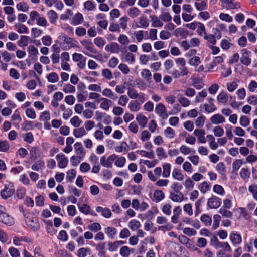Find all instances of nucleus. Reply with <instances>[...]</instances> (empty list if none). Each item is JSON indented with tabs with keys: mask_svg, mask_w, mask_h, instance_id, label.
Masks as SVG:
<instances>
[{
	"mask_svg": "<svg viewBox=\"0 0 257 257\" xmlns=\"http://www.w3.org/2000/svg\"><path fill=\"white\" fill-rule=\"evenodd\" d=\"M136 120L141 128H144L148 122V119L146 116L140 114L137 116Z\"/></svg>",
	"mask_w": 257,
	"mask_h": 257,
	"instance_id": "a211bd4d",
	"label": "nucleus"
},
{
	"mask_svg": "<svg viewBox=\"0 0 257 257\" xmlns=\"http://www.w3.org/2000/svg\"><path fill=\"white\" fill-rule=\"evenodd\" d=\"M102 94L108 98H110L112 99H115L117 98L116 95L109 88H105L102 91Z\"/></svg>",
	"mask_w": 257,
	"mask_h": 257,
	"instance_id": "c85d7f7f",
	"label": "nucleus"
},
{
	"mask_svg": "<svg viewBox=\"0 0 257 257\" xmlns=\"http://www.w3.org/2000/svg\"><path fill=\"white\" fill-rule=\"evenodd\" d=\"M140 11L137 7L131 8L127 12L128 15L132 18H134L138 17L140 14Z\"/></svg>",
	"mask_w": 257,
	"mask_h": 257,
	"instance_id": "bb28decb",
	"label": "nucleus"
},
{
	"mask_svg": "<svg viewBox=\"0 0 257 257\" xmlns=\"http://www.w3.org/2000/svg\"><path fill=\"white\" fill-rule=\"evenodd\" d=\"M200 220L206 226H210L211 224L212 219L207 214H203L200 217Z\"/></svg>",
	"mask_w": 257,
	"mask_h": 257,
	"instance_id": "58836bf2",
	"label": "nucleus"
},
{
	"mask_svg": "<svg viewBox=\"0 0 257 257\" xmlns=\"http://www.w3.org/2000/svg\"><path fill=\"white\" fill-rule=\"evenodd\" d=\"M156 153L160 159L166 158L167 157V156L164 151V149L162 147H158L156 149Z\"/></svg>",
	"mask_w": 257,
	"mask_h": 257,
	"instance_id": "338daca9",
	"label": "nucleus"
},
{
	"mask_svg": "<svg viewBox=\"0 0 257 257\" xmlns=\"http://www.w3.org/2000/svg\"><path fill=\"white\" fill-rule=\"evenodd\" d=\"M105 49L108 52L118 53L120 51V46L116 42H111L110 44H108L105 46Z\"/></svg>",
	"mask_w": 257,
	"mask_h": 257,
	"instance_id": "0eeeda50",
	"label": "nucleus"
},
{
	"mask_svg": "<svg viewBox=\"0 0 257 257\" xmlns=\"http://www.w3.org/2000/svg\"><path fill=\"white\" fill-rule=\"evenodd\" d=\"M58 162V165L60 168H65L68 164V159L63 153H59L56 156Z\"/></svg>",
	"mask_w": 257,
	"mask_h": 257,
	"instance_id": "39448f33",
	"label": "nucleus"
},
{
	"mask_svg": "<svg viewBox=\"0 0 257 257\" xmlns=\"http://www.w3.org/2000/svg\"><path fill=\"white\" fill-rule=\"evenodd\" d=\"M76 153L80 158H83L85 155V151L80 142H76L74 145Z\"/></svg>",
	"mask_w": 257,
	"mask_h": 257,
	"instance_id": "9b49d317",
	"label": "nucleus"
},
{
	"mask_svg": "<svg viewBox=\"0 0 257 257\" xmlns=\"http://www.w3.org/2000/svg\"><path fill=\"white\" fill-rule=\"evenodd\" d=\"M30 159L35 160L39 156V149L37 147H32L30 150Z\"/></svg>",
	"mask_w": 257,
	"mask_h": 257,
	"instance_id": "5701e85b",
	"label": "nucleus"
},
{
	"mask_svg": "<svg viewBox=\"0 0 257 257\" xmlns=\"http://www.w3.org/2000/svg\"><path fill=\"white\" fill-rule=\"evenodd\" d=\"M0 222L11 226L14 223L13 218L5 212L0 217Z\"/></svg>",
	"mask_w": 257,
	"mask_h": 257,
	"instance_id": "ddd939ff",
	"label": "nucleus"
},
{
	"mask_svg": "<svg viewBox=\"0 0 257 257\" xmlns=\"http://www.w3.org/2000/svg\"><path fill=\"white\" fill-rule=\"evenodd\" d=\"M221 204V199L217 196H212L208 199L207 206L211 209H217Z\"/></svg>",
	"mask_w": 257,
	"mask_h": 257,
	"instance_id": "f03ea898",
	"label": "nucleus"
},
{
	"mask_svg": "<svg viewBox=\"0 0 257 257\" xmlns=\"http://www.w3.org/2000/svg\"><path fill=\"white\" fill-rule=\"evenodd\" d=\"M239 124L241 126L245 127L250 124V119L246 116L242 115L240 117Z\"/></svg>",
	"mask_w": 257,
	"mask_h": 257,
	"instance_id": "c03bdc74",
	"label": "nucleus"
},
{
	"mask_svg": "<svg viewBox=\"0 0 257 257\" xmlns=\"http://www.w3.org/2000/svg\"><path fill=\"white\" fill-rule=\"evenodd\" d=\"M128 226L132 230L134 231L140 227L141 224L139 221L133 219L128 222Z\"/></svg>",
	"mask_w": 257,
	"mask_h": 257,
	"instance_id": "a878e982",
	"label": "nucleus"
},
{
	"mask_svg": "<svg viewBox=\"0 0 257 257\" xmlns=\"http://www.w3.org/2000/svg\"><path fill=\"white\" fill-rule=\"evenodd\" d=\"M119 253L122 257H127L131 254V248L127 246H123L120 249Z\"/></svg>",
	"mask_w": 257,
	"mask_h": 257,
	"instance_id": "ea45409f",
	"label": "nucleus"
},
{
	"mask_svg": "<svg viewBox=\"0 0 257 257\" xmlns=\"http://www.w3.org/2000/svg\"><path fill=\"white\" fill-rule=\"evenodd\" d=\"M213 190L214 192L218 195H223L225 194L224 188L220 185L216 184L214 185Z\"/></svg>",
	"mask_w": 257,
	"mask_h": 257,
	"instance_id": "13d9d810",
	"label": "nucleus"
},
{
	"mask_svg": "<svg viewBox=\"0 0 257 257\" xmlns=\"http://www.w3.org/2000/svg\"><path fill=\"white\" fill-rule=\"evenodd\" d=\"M203 106L205 110L208 113L212 112L216 110V106L213 103L209 104L205 103Z\"/></svg>",
	"mask_w": 257,
	"mask_h": 257,
	"instance_id": "e2e57ef3",
	"label": "nucleus"
},
{
	"mask_svg": "<svg viewBox=\"0 0 257 257\" xmlns=\"http://www.w3.org/2000/svg\"><path fill=\"white\" fill-rule=\"evenodd\" d=\"M105 233L108 237L113 239L117 233V230L113 227H108L105 228Z\"/></svg>",
	"mask_w": 257,
	"mask_h": 257,
	"instance_id": "b1692460",
	"label": "nucleus"
},
{
	"mask_svg": "<svg viewBox=\"0 0 257 257\" xmlns=\"http://www.w3.org/2000/svg\"><path fill=\"white\" fill-rule=\"evenodd\" d=\"M128 146L126 142H122L120 146H118L115 147V150L116 152L120 153L123 151L127 152L128 150Z\"/></svg>",
	"mask_w": 257,
	"mask_h": 257,
	"instance_id": "4c0bfd02",
	"label": "nucleus"
},
{
	"mask_svg": "<svg viewBox=\"0 0 257 257\" xmlns=\"http://www.w3.org/2000/svg\"><path fill=\"white\" fill-rule=\"evenodd\" d=\"M240 177L244 180H248L250 176V171L248 168H242L239 173Z\"/></svg>",
	"mask_w": 257,
	"mask_h": 257,
	"instance_id": "393cba45",
	"label": "nucleus"
},
{
	"mask_svg": "<svg viewBox=\"0 0 257 257\" xmlns=\"http://www.w3.org/2000/svg\"><path fill=\"white\" fill-rule=\"evenodd\" d=\"M116 155L112 154L110 155L107 158L105 156L100 158V164L104 167L111 168L112 167L113 162L116 159Z\"/></svg>",
	"mask_w": 257,
	"mask_h": 257,
	"instance_id": "f257e3e1",
	"label": "nucleus"
},
{
	"mask_svg": "<svg viewBox=\"0 0 257 257\" xmlns=\"http://www.w3.org/2000/svg\"><path fill=\"white\" fill-rule=\"evenodd\" d=\"M124 243L125 242L122 240L115 241L113 242H109L108 243V249L110 252L116 251L120 245H123Z\"/></svg>",
	"mask_w": 257,
	"mask_h": 257,
	"instance_id": "9d476101",
	"label": "nucleus"
},
{
	"mask_svg": "<svg viewBox=\"0 0 257 257\" xmlns=\"http://www.w3.org/2000/svg\"><path fill=\"white\" fill-rule=\"evenodd\" d=\"M213 131L216 137H221L224 133L223 128L219 125L214 127Z\"/></svg>",
	"mask_w": 257,
	"mask_h": 257,
	"instance_id": "0e129e2a",
	"label": "nucleus"
},
{
	"mask_svg": "<svg viewBox=\"0 0 257 257\" xmlns=\"http://www.w3.org/2000/svg\"><path fill=\"white\" fill-rule=\"evenodd\" d=\"M211 122L215 124H218L225 122L224 117L220 114L213 115L210 118Z\"/></svg>",
	"mask_w": 257,
	"mask_h": 257,
	"instance_id": "f3484780",
	"label": "nucleus"
},
{
	"mask_svg": "<svg viewBox=\"0 0 257 257\" xmlns=\"http://www.w3.org/2000/svg\"><path fill=\"white\" fill-rule=\"evenodd\" d=\"M169 198L174 202H181L184 199V195L182 192H171Z\"/></svg>",
	"mask_w": 257,
	"mask_h": 257,
	"instance_id": "4468645a",
	"label": "nucleus"
},
{
	"mask_svg": "<svg viewBox=\"0 0 257 257\" xmlns=\"http://www.w3.org/2000/svg\"><path fill=\"white\" fill-rule=\"evenodd\" d=\"M207 92L206 89L202 90L201 92L197 93L195 97V102L196 103L202 102L204 98L207 96Z\"/></svg>",
	"mask_w": 257,
	"mask_h": 257,
	"instance_id": "4be33fe9",
	"label": "nucleus"
},
{
	"mask_svg": "<svg viewBox=\"0 0 257 257\" xmlns=\"http://www.w3.org/2000/svg\"><path fill=\"white\" fill-rule=\"evenodd\" d=\"M139 23L142 27L147 28L149 25V21L146 16H142L139 18Z\"/></svg>",
	"mask_w": 257,
	"mask_h": 257,
	"instance_id": "603ef678",
	"label": "nucleus"
},
{
	"mask_svg": "<svg viewBox=\"0 0 257 257\" xmlns=\"http://www.w3.org/2000/svg\"><path fill=\"white\" fill-rule=\"evenodd\" d=\"M172 177L178 181H182L184 179L183 174L178 170L175 169L172 172Z\"/></svg>",
	"mask_w": 257,
	"mask_h": 257,
	"instance_id": "e433bc0d",
	"label": "nucleus"
},
{
	"mask_svg": "<svg viewBox=\"0 0 257 257\" xmlns=\"http://www.w3.org/2000/svg\"><path fill=\"white\" fill-rule=\"evenodd\" d=\"M180 151L184 155H187L189 154H194L195 153V150L194 149L185 145H183L180 146Z\"/></svg>",
	"mask_w": 257,
	"mask_h": 257,
	"instance_id": "aec40b11",
	"label": "nucleus"
},
{
	"mask_svg": "<svg viewBox=\"0 0 257 257\" xmlns=\"http://www.w3.org/2000/svg\"><path fill=\"white\" fill-rule=\"evenodd\" d=\"M16 8L19 11L26 12L29 10V6L25 2H20L16 5Z\"/></svg>",
	"mask_w": 257,
	"mask_h": 257,
	"instance_id": "680f3d73",
	"label": "nucleus"
},
{
	"mask_svg": "<svg viewBox=\"0 0 257 257\" xmlns=\"http://www.w3.org/2000/svg\"><path fill=\"white\" fill-rule=\"evenodd\" d=\"M129 18L127 16H124L120 18L119 19V28H121L123 29H125L127 28V22Z\"/></svg>",
	"mask_w": 257,
	"mask_h": 257,
	"instance_id": "6e6d98bb",
	"label": "nucleus"
},
{
	"mask_svg": "<svg viewBox=\"0 0 257 257\" xmlns=\"http://www.w3.org/2000/svg\"><path fill=\"white\" fill-rule=\"evenodd\" d=\"M219 213L224 217L230 218L233 216L232 212L227 210L226 208H221L219 210Z\"/></svg>",
	"mask_w": 257,
	"mask_h": 257,
	"instance_id": "f704fd0d",
	"label": "nucleus"
},
{
	"mask_svg": "<svg viewBox=\"0 0 257 257\" xmlns=\"http://www.w3.org/2000/svg\"><path fill=\"white\" fill-rule=\"evenodd\" d=\"M47 15L48 16L50 22L51 23H54L58 19V15L57 13L54 10H50L48 12Z\"/></svg>",
	"mask_w": 257,
	"mask_h": 257,
	"instance_id": "c756f323",
	"label": "nucleus"
},
{
	"mask_svg": "<svg viewBox=\"0 0 257 257\" xmlns=\"http://www.w3.org/2000/svg\"><path fill=\"white\" fill-rule=\"evenodd\" d=\"M136 152L143 156L148 157L150 159L154 158V153L152 150H151L149 152L145 150H138Z\"/></svg>",
	"mask_w": 257,
	"mask_h": 257,
	"instance_id": "7c9ffc66",
	"label": "nucleus"
},
{
	"mask_svg": "<svg viewBox=\"0 0 257 257\" xmlns=\"http://www.w3.org/2000/svg\"><path fill=\"white\" fill-rule=\"evenodd\" d=\"M155 112L163 119H167L168 115L165 106L162 103H159L155 108Z\"/></svg>",
	"mask_w": 257,
	"mask_h": 257,
	"instance_id": "20e7f679",
	"label": "nucleus"
},
{
	"mask_svg": "<svg viewBox=\"0 0 257 257\" xmlns=\"http://www.w3.org/2000/svg\"><path fill=\"white\" fill-rule=\"evenodd\" d=\"M47 79L51 83H56L59 80V77L56 73L51 72L47 76Z\"/></svg>",
	"mask_w": 257,
	"mask_h": 257,
	"instance_id": "37998d69",
	"label": "nucleus"
},
{
	"mask_svg": "<svg viewBox=\"0 0 257 257\" xmlns=\"http://www.w3.org/2000/svg\"><path fill=\"white\" fill-rule=\"evenodd\" d=\"M81 44L85 49L94 54L97 53V50L94 48L93 44L88 40H83L80 42Z\"/></svg>",
	"mask_w": 257,
	"mask_h": 257,
	"instance_id": "423d86ee",
	"label": "nucleus"
},
{
	"mask_svg": "<svg viewBox=\"0 0 257 257\" xmlns=\"http://www.w3.org/2000/svg\"><path fill=\"white\" fill-rule=\"evenodd\" d=\"M124 58L125 61L130 64L134 63L135 61L134 55L133 53L127 51L125 53Z\"/></svg>",
	"mask_w": 257,
	"mask_h": 257,
	"instance_id": "09e8293b",
	"label": "nucleus"
},
{
	"mask_svg": "<svg viewBox=\"0 0 257 257\" xmlns=\"http://www.w3.org/2000/svg\"><path fill=\"white\" fill-rule=\"evenodd\" d=\"M216 170L222 175L225 176L226 167L223 162H219L216 166Z\"/></svg>",
	"mask_w": 257,
	"mask_h": 257,
	"instance_id": "8fccbe9b",
	"label": "nucleus"
},
{
	"mask_svg": "<svg viewBox=\"0 0 257 257\" xmlns=\"http://www.w3.org/2000/svg\"><path fill=\"white\" fill-rule=\"evenodd\" d=\"M63 91L65 93H73L75 91V87L70 84H65L63 86Z\"/></svg>",
	"mask_w": 257,
	"mask_h": 257,
	"instance_id": "49530a36",
	"label": "nucleus"
},
{
	"mask_svg": "<svg viewBox=\"0 0 257 257\" xmlns=\"http://www.w3.org/2000/svg\"><path fill=\"white\" fill-rule=\"evenodd\" d=\"M11 120L14 122L17 121V125H18L19 123L21 122L22 119L18 109H16L14 111V114L12 116Z\"/></svg>",
	"mask_w": 257,
	"mask_h": 257,
	"instance_id": "79ce46f5",
	"label": "nucleus"
},
{
	"mask_svg": "<svg viewBox=\"0 0 257 257\" xmlns=\"http://www.w3.org/2000/svg\"><path fill=\"white\" fill-rule=\"evenodd\" d=\"M243 164V161L240 159H236L232 163V170L237 172Z\"/></svg>",
	"mask_w": 257,
	"mask_h": 257,
	"instance_id": "de8ad7c7",
	"label": "nucleus"
},
{
	"mask_svg": "<svg viewBox=\"0 0 257 257\" xmlns=\"http://www.w3.org/2000/svg\"><path fill=\"white\" fill-rule=\"evenodd\" d=\"M142 77L150 85L152 83V74L150 71L147 69H143L141 73Z\"/></svg>",
	"mask_w": 257,
	"mask_h": 257,
	"instance_id": "6ab92c4d",
	"label": "nucleus"
},
{
	"mask_svg": "<svg viewBox=\"0 0 257 257\" xmlns=\"http://www.w3.org/2000/svg\"><path fill=\"white\" fill-rule=\"evenodd\" d=\"M88 229L93 232H97L98 231H99L101 229V226L100 224L98 223H93L90 225H89Z\"/></svg>",
	"mask_w": 257,
	"mask_h": 257,
	"instance_id": "774afa93",
	"label": "nucleus"
},
{
	"mask_svg": "<svg viewBox=\"0 0 257 257\" xmlns=\"http://www.w3.org/2000/svg\"><path fill=\"white\" fill-rule=\"evenodd\" d=\"M14 193V189L5 186V188L1 190L0 194L3 199H7L12 196Z\"/></svg>",
	"mask_w": 257,
	"mask_h": 257,
	"instance_id": "1a4fd4ad",
	"label": "nucleus"
},
{
	"mask_svg": "<svg viewBox=\"0 0 257 257\" xmlns=\"http://www.w3.org/2000/svg\"><path fill=\"white\" fill-rule=\"evenodd\" d=\"M87 252L90 253V249L89 248H81L77 251V255L78 257H85Z\"/></svg>",
	"mask_w": 257,
	"mask_h": 257,
	"instance_id": "69168bd1",
	"label": "nucleus"
},
{
	"mask_svg": "<svg viewBox=\"0 0 257 257\" xmlns=\"http://www.w3.org/2000/svg\"><path fill=\"white\" fill-rule=\"evenodd\" d=\"M24 140L28 143H31L34 141L33 135L31 132H28L23 135Z\"/></svg>",
	"mask_w": 257,
	"mask_h": 257,
	"instance_id": "052dcab7",
	"label": "nucleus"
},
{
	"mask_svg": "<svg viewBox=\"0 0 257 257\" xmlns=\"http://www.w3.org/2000/svg\"><path fill=\"white\" fill-rule=\"evenodd\" d=\"M116 159L114 160L115 161V165L118 167H122L124 166L125 162H126V159L124 157H119L118 156L116 155Z\"/></svg>",
	"mask_w": 257,
	"mask_h": 257,
	"instance_id": "c9c22d12",
	"label": "nucleus"
},
{
	"mask_svg": "<svg viewBox=\"0 0 257 257\" xmlns=\"http://www.w3.org/2000/svg\"><path fill=\"white\" fill-rule=\"evenodd\" d=\"M94 43L98 47L102 48L106 44V41L102 37H96L94 40Z\"/></svg>",
	"mask_w": 257,
	"mask_h": 257,
	"instance_id": "3c124183",
	"label": "nucleus"
},
{
	"mask_svg": "<svg viewBox=\"0 0 257 257\" xmlns=\"http://www.w3.org/2000/svg\"><path fill=\"white\" fill-rule=\"evenodd\" d=\"M98 102H101L100 107L105 110L108 111L109 109L112 101L106 98H101L97 100Z\"/></svg>",
	"mask_w": 257,
	"mask_h": 257,
	"instance_id": "f8f14e48",
	"label": "nucleus"
},
{
	"mask_svg": "<svg viewBox=\"0 0 257 257\" xmlns=\"http://www.w3.org/2000/svg\"><path fill=\"white\" fill-rule=\"evenodd\" d=\"M73 134L76 138H80L86 134V132L83 127L75 128L73 131Z\"/></svg>",
	"mask_w": 257,
	"mask_h": 257,
	"instance_id": "473e14b6",
	"label": "nucleus"
},
{
	"mask_svg": "<svg viewBox=\"0 0 257 257\" xmlns=\"http://www.w3.org/2000/svg\"><path fill=\"white\" fill-rule=\"evenodd\" d=\"M194 5L196 9L198 11L205 10L207 8V1H202L200 2H195Z\"/></svg>",
	"mask_w": 257,
	"mask_h": 257,
	"instance_id": "a19ab883",
	"label": "nucleus"
},
{
	"mask_svg": "<svg viewBox=\"0 0 257 257\" xmlns=\"http://www.w3.org/2000/svg\"><path fill=\"white\" fill-rule=\"evenodd\" d=\"M251 54V52L247 50L246 49H244L241 50V57L240 58V62L245 66H248L251 62V60L249 56Z\"/></svg>",
	"mask_w": 257,
	"mask_h": 257,
	"instance_id": "7ed1b4c3",
	"label": "nucleus"
},
{
	"mask_svg": "<svg viewBox=\"0 0 257 257\" xmlns=\"http://www.w3.org/2000/svg\"><path fill=\"white\" fill-rule=\"evenodd\" d=\"M17 28V32L20 33H27L28 31V28L24 24H18L15 25Z\"/></svg>",
	"mask_w": 257,
	"mask_h": 257,
	"instance_id": "bf43d9fd",
	"label": "nucleus"
},
{
	"mask_svg": "<svg viewBox=\"0 0 257 257\" xmlns=\"http://www.w3.org/2000/svg\"><path fill=\"white\" fill-rule=\"evenodd\" d=\"M229 237L231 242L234 244H239L242 241L241 237L239 234L231 233Z\"/></svg>",
	"mask_w": 257,
	"mask_h": 257,
	"instance_id": "412c9836",
	"label": "nucleus"
},
{
	"mask_svg": "<svg viewBox=\"0 0 257 257\" xmlns=\"http://www.w3.org/2000/svg\"><path fill=\"white\" fill-rule=\"evenodd\" d=\"M84 20L83 15L78 12L75 14L72 19L71 24L74 26L78 25L82 23Z\"/></svg>",
	"mask_w": 257,
	"mask_h": 257,
	"instance_id": "dca6fc26",
	"label": "nucleus"
},
{
	"mask_svg": "<svg viewBox=\"0 0 257 257\" xmlns=\"http://www.w3.org/2000/svg\"><path fill=\"white\" fill-rule=\"evenodd\" d=\"M217 99L218 102L225 103L228 101V97L226 93L221 92L218 95Z\"/></svg>",
	"mask_w": 257,
	"mask_h": 257,
	"instance_id": "2f4dec72",
	"label": "nucleus"
},
{
	"mask_svg": "<svg viewBox=\"0 0 257 257\" xmlns=\"http://www.w3.org/2000/svg\"><path fill=\"white\" fill-rule=\"evenodd\" d=\"M70 123L72 125H73L75 127H79L81 123H82V121L79 119V118L77 116H75L72 117L70 119Z\"/></svg>",
	"mask_w": 257,
	"mask_h": 257,
	"instance_id": "4d7b16f0",
	"label": "nucleus"
},
{
	"mask_svg": "<svg viewBox=\"0 0 257 257\" xmlns=\"http://www.w3.org/2000/svg\"><path fill=\"white\" fill-rule=\"evenodd\" d=\"M200 63V58L198 56H194L188 61V63L193 66H197Z\"/></svg>",
	"mask_w": 257,
	"mask_h": 257,
	"instance_id": "5fc2aeb1",
	"label": "nucleus"
},
{
	"mask_svg": "<svg viewBox=\"0 0 257 257\" xmlns=\"http://www.w3.org/2000/svg\"><path fill=\"white\" fill-rule=\"evenodd\" d=\"M27 225L34 231H37L39 229V223L36 218H32L26 220Z\"/></svg>",
	"mask_w": 257,
	"mask_h": 257,
	"instance_id": "6e6552de",
	"label": "nucleus"
},
{
	"mask_svg": "<svg viewBox=\"0 0 257 257\" xmlns=\"http://www.w3.org/2000/svg\"><path fill=\"white\" fill-rule=\"evenodd\" d=\"M171 165L169 163H166L163 165V176L167 178L169 176L171 172Z\"/></svg>",
	"mask_w": 257,
	"mask_h": 257,
	"instance_id": "72a5a7b5",
	"label": "nucleus"
},
{
	"mask_svg": "<svg viewBox=\"0 0 257 257\" xmlns=\"http://www.w3.org/2000/svg\"><path fill=\"white\" fill-rule=\"evenodd\" d=\"M199 189L202 193L205 194L207 191L210 190V186L207 181H204L199 185Z\"/></svg>",
	"mask_w": 257,
	"mask_h": 257,
	"instance_id": "a18cd8bd",
	"label": "nucleus"
},
{
	"mask_svg": "<svg viewBox=\"0 0 257 257\" xmlns=\"http://www.w3.org/2000/svg\"><path fill=\"white\" fill-rule=\"evenodd\" d=\"M98 212L101 213L102 215L106 218H109L111 216L112 213L108 208H103L101 206H98L96 208Z\"/></svg>",
	"mask_w": 257,
	"mask_h": 257,
	"instance_id": "2eb2a0df",
	"label": "nucleus"
},
{
	"mask_svg": "<svg viewBox=\"0 0 257 257\" xmlns=\"http://www.w3.org/2000/svg\"><path fill=\"white\" fill-rule=\"evenodd\" d=\"M118 42L123 45H127L130 43V40L127 36L124 34H120L118 38Z\"/></svg>",
	"mask_w": 257,
	"mask_h": 257,
	"instance_id": "864d4df0",
	"label": "nucleus"
},
{
	"mask_svg": "<svg viewBox=\"0 0 257 257\" xmlns=\"http://www.w3.org/2000/svg\"><path fill=\"white\" fill-rule=\"evenodd\" d=\"M153 196L156 202L160 201L165 197L164 193L160 190L155 191Z\"/></svg>",
	"mask_w": 257,
	"mask_h": 257,
	"instance_id": "cd10ccee",
	"label": "nucleus"
}]
</instances>
